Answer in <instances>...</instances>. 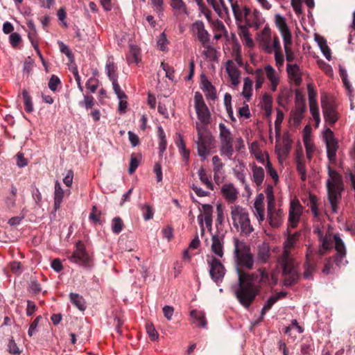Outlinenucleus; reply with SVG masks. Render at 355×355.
I'll return each mask as SVG.
<instances>
[{"instance_id": "14", "label": "nucleus", "mask_w": 355, "mask_h": 355, "mask_svg": "<svg viewBox=\"0 0 355 355\" xmlns=\"http://www.w3.org/2000/svg\"><path fill=\"white\" fill-rule=\"evenodd\" d=\"M275 24L281 33L284 43H286L292 40L291 31L284 17L279 14L275 15Z\"/></svg>"}, {"instance_id": "52", "label": "nucleus", "mask_w": 355, "mask_h": 355, "mask_svg": "<svg viewBox=\"0 0 355 355\" xmlns=\"http://www.w3.org/2000/svg\"><path fill=\"white\" fill-rule=\"evenodd\" d=\"M158 132L159 137V149L160 153H163L165 151L167 146L166 136L164 130L162 129V127L159 128Z\"/></svg>"}, {"instance_id": "9", "label": "nucleus", "mask_w": 355, "mask_h": 355, "mask_svg": "<svg viewBox=\"0 0 355 355\" xmlns=\"http://www.w3.org/2000/svg\"><path fill=\"white\" fill-rule=\"evenodd\" d=\"M327 198L331 205L332 212L336 213L338 211V204L341 199V193L343 188L335 187L333 185L328 184L327 187Z\"/></svg>"}, {"instance_id": "48", "label": "nucleus", "mask_w": 355, "mask_h": 355, "mask_svg": "<svg viewBox=\"0 0 355 355\" xmlns=\"http://www.w3.org/2000/svg\"><path fill=\"white\" fill-rule=\"evenodd\" d=\"M140 155L136 154H132L130 162L129 164L128 171L130 174H132L137 169L140 162Z\"/></svg>"}, {"instance_id": "55", "label": "nucleus", "mask_w": 355, "mask_h": 355, "mask_svg": "<svg viewBox=\"0 0 355 355\" xmlns=\"http://www.w3.org/2000/svg\"><path fill=\"white\" fill-rule=\"evenodd\" d=\"M113 89L114 91V93L116 94L118 98H127L126 94L124 93L123 91L121 90V87L119 84L118 83V80H112Z\"/></svg>"}, {"instance_id": "3", "label": "nucleus", "mask_w": 355, "mask_h": 355, "mask_svg": "<svg viewBox=\"0 0 355 355\" xmlns=\"http://www.w3.org/2000/svg\"><path fill=\"white\" fill-rule=\"evenodd\" d=\"M197 140L196 141L198 149V154L204 159L215 147V139L208 128L205 127H196Z\"/></svg>"}, {"instance_id": "59", "label": "nucleus", "mask_w": 355, "mask_h": 355, "mask_svg": "<svg viewBox=\"0 0 355 355\" xmlns=\"http://www.w3.org/2000/svg\"><path fill=\"white\" fill-rule=\"evenodd\" d=\"M154 10L159 15L164 11V0H150Z\"/></svg>"}, {"instance_id": "20", "label": "nucleus", "mask_w": 355, "mask_h": 355, "mask_svg": "<svg viewBox=\"0 0 355 355\" xmlns=\"http://www.w3.org/2000/svg\"><path fill=\"white\" fill-rule=\"evenodd\" d=\"M170 6L174 11V15H189V12L187 6L183 0H170Z\"/></svg>"}, {"instance_id": "45", "label": "nucleus", "mask_w": 355, "mask_h": 355, "mask_svg": "<svg viewBox=\"0 0 355 355\" xmlns=\"http://www.w3.org/2000/svg\"><path fill=\"white\" fill-rule=\"evenodd\" d=\"M106 71L107 74L110 78V80H114L117 79V74L116 73V67L115 66L114 63L112 62H107L106 63Z\"/></svg>"}, {"instance_id": "29", "label": "nucleus", "mask_w": 355, "mask_h": 355, "mask_svg": "<svg viewBox=\"0 0 355 355\" xmlns=\"http://www.w3.org/2000/svg\"><path fill=\"white\" fill-rule=\"evenodd\" d=\"M327 154L329 162L336 164V152L338 149V144L337 140L326 143Z\"/></svg>"}, {"instance_id": "28", "label": "nucleus", "mask_w": 355, "mask_h": 355, "mask_svg": "<svg viewBox=\"0 0 355 355\" xmlns=\"http://www.w3.org/2000/svg\"><path fill=\"white\" fill-rule=\"evenodd\" d=\"M316 268V265L314 261H311L309 255H306V260L304 263V273L303 277L306 279H313V274Z\"/></svg>"}, {"instance_id": "43", "label": "nucleus", "mask_w": 355, "mask_h": 355, "mask_svg": "<svg viewBox=\"0 0 355 355\" xmlns=\"http://www.w3.org/2000/svg\"><path fill=\"white\" fill-rule=\"evenodd\" d=\"M254 75L256 80L255 89L259 90L265 81V72L262 69H258L255 71Z\"/></svg>"}, {"instance_id": "11", "label": "nucleus", "mask_w": 355, "mask_h": 355, "mask_svg": "<svg viewBox=\"0 0 355 355\" xmlns=\"http://www.w3.org/2000/svg\"><path fill=\"white\" fill-rule=\"evenodd\" d=\"M322 109L325 121L330 125H334L338 121L337 112L334 105L326 101H321Z\"/></svg>"}, {"instance_id": "44", "label": "nucleus", "mask_w": 355, "mask_h": 355, "mask_svg": "<svg viewBox=\"0 0 355 355\" xmlns=\"http://www.w3.org/2000/svg\"><path fill=\"white\" fill-rule=\"evenodd\" d=\"M123 226H124L123 222L120 217H114L112 219V230L114 234H119L122 231Z\"/></svg>"}, {"instance_id": "6", "label": "nucleus", "mask_w": 355, "mask_h": 355, "mask_svg": "<svg viewBox=\"0 0 355 355\" xmlns=\"http://www.w3.org/2000/svg\"><path fill=\"white\" fill-rule=\"evenodd\" d=\"M210 266L209 274L214 282H221L225 274V268L220 260L215 257H211V261H208Z\"/></svg>"}, {"instance_id": "58", "label": "nucleus", "mask_w": 355, "mask_h": 355, "mask_svg": "<svg viewBox=\"0 0 355 355\" xmlns=\"http://www.w3.org/2000/svg\"><path fill=\"white\" fill-rule=\"evenodd\" d=\"M340 76L341 77V79L343 80V83L345 87V88L347 89L349 92H351L352 90V85L349 83V80L347 79V71L344 69H340Z\"/></svg>"}, {"instance_id": "57", "label": "nucleus", "mask_w": 355, "mask_h": 355, "mask_svg": "<svg viewBox=\"0 0 355 355\" xmlns=\"http://www.w3.org/2000/svg\"><path fill=\"white\" fill-rule=\"evenodd\" d=\"M266 194L267 200H268L267 206L275 205V197L273 195V187L272 185L268 184L267 186L266 189Z\"/></svg>"}, {"instance_id": "12", "label": "nucleus", "mask_w": 355, "mask_h": 355, "mask_svg": "<svg viewBox=\"0 0 355 355\" xmlns=\"http://www.w3.org/2000/svg\"><path fill=\"white\" fill-rule=\"evenodd\" d=\"M302 212V207L300 205L298 201H297L296 202H292L291 203L288 216V223L289 225L292 228L297 227L300 222Z\"/></svg>"}, {"instance_id": "21", "label": "nucleus", "mask_w": 355, "mask_h": 355, "mask_svg": "<svg viewBox=\"0 0 355 355\" xmlns=\"http://www.w3.org/2000/svg\"><path fill=\"white\" fill-rule=\"evenodd\" d=\"M55 191H54V211H56L58 210L60 207L61 204L62 202V200L64 195V191L63 189L61 187L60 183L56 180L55 182V187H54Z\"/></svg>"}, {"instance_id": "60", "label": "nucleus", "mask_w": 355, "mask_h": 355, "mask_svg": "<svg viewBox=\"0 0 355 355\" xmlns=\"http://www.w3.org/2000/svg\"><path fill=\"white\" fill-rule=\"evenodd\" d=\"M310 107V112L312 114V116L315 121L316 127L319 125V123L320 122V113H319V108L318 105H311Z\"/></svg>"}, {"instance_id": "17", "label": "nucleus", "mask_w": 355, "mask_h": 355, "mask_svg": "<svg viewBox=\"0 0 355 355\" xmlns=\"http://www.w3.org/2000/svg\"><path fill=\"white\" fill-rule=\"evenodd\" d=\"M231 7L237 24H245L248 15V8L246 6L243 8H241L237 1L232 3Z\"/></svg>"}, {"instance_id": "46", "label": "nucleus", "mask_w": 355, "mask_h": 355, "mask_svg": "<svg viewBox=\"0 0 355 355\" xmlns=\"http://www.w3.org/2000/svg\"><path fill=\"white\" fill-rule=\"evenodd\" d=\"M292 44H293L292 40H289L286 43H284V51H285V53H286V59L288 62H292L295 58V53H293V51H292V49L291 48Z\"/></svg>"}, {"instance_id": "51", "label": "nucleus", "mask_w": 355, "mask_h": 355, "mask_svg": "<svg viewBox=\"0 0 355 355\" xmlns=\"http://www.w3.org/2000/svg\"><path fill=\"white\" fill-rule=\"evenodd\" d=\"M95 103V99L92 96L85 95L84 100L79 102V105L85 107L87 110L92 109Z\"/></svg>"}, {"instance_id": "38", "label": "nucleus", "mask_w": 355, "mask_h": 355, "mask_svg": "<svg viewBox=\"0 0 355 355\" xmlns=\"http://www.w3.org/2000/svg\"><path fill=\"white\" fill-rule=\"evenodd\" d=\"M226 71L230 79L239 78L240 76V71L236 67L232 60L227 62Z\"/></svg>"}, {"instance_id": "56", "label": "nucleus", "mask_w": 355, "mask_h": 355, "mask_svg": "<svg viewBox=\"0 0 355 355\" xmlns=\"http://www.w3.org/2000/svg\"><path fill=\"white\" fill-rule=\"evenodd\" d=\"M264 72L270 82L279 80L276 76V71L272 66L269 64L266 66Z\"/></svg>"}, {"instance_id": "13", "label": "nucleus", "mask_w": 355, "mask_h": 355, "mask_svg": "<svg viewBox=\"0 0 355 355\" xmlns=\"http://www.w3.org/2000/svg\"><path fill=\"white\" fill-rule=\"evenodd\" d=\"M192 29L196 33L202 46L206 47L209 41V34L205 30L204 23L202 21H196L192 24Z\"/></svg>"}, {"instance_id": "36", "label": "nucleus", "mask_w": 355, "mask_h": 355, "mask_svg": "<svg viewBox=\"0 0 355 355\" xmlns=\"http://www.w3.org/2000/svg\"><path fill=\"white\" fill-rule=\"evenodd\" d=\"M140 60V49L136 45H130V58H128V62L130 63L138 64Z\"/></svg>"}, {"instance_id": "41", "label": "nucleus", "mask_w": 355, "mask_h": 355, "mask_svg": "<svg viewBox=\"0 0 355 355\" xmlns=\"http://www.w3.org/2000/svg\"><path fill=\"white\" fill-rule=\"evenodd\" d=\"M22 96L24 99V105L26 112L28 113L32 112L33 111L32 98L26 89H24L22 91Z\"/></svg>"}, {"instance_id": "34", "label": "nucleus", "mask_w": 355, "mask_h": 355, "mask_svg": "<svg viewBox=\"0 0 355 355\" xmlns=\"http://www.w3.org/2000/svg\"><path fill=\"white\" fill-rule=\"evenodd\" d=\"M315 40L317 41L318 46H320L323 55L328 60H331V49L327 44V41L322 37H316Z\"/></svg>"}, {"instance_id": "61", "label": "nucleus", "mask_w": 355, "mask_h": 355, "mask_svg": "<svg viewBox=\"0 0 355 355\" xmlns=\"http://www.w3.org/2000/svg\"><path fill=\"white\" fill-rule=\"evenodd\" d=\"M60 84V78L55 75H52L49 81L48 86H49V88L52 92H55L57 90L58 86Z\"/></svg>"}, {"instance_id": "42", "label": "nucleus", "mask_w": 355, "mask_h": 355, "mask_svg": "<svg viewBox=\"0 0 355 355\" xmlns=\"http://www.w3.org/2000/svg\"><path fill=\"white\" fill-rule=\"evenodd\" d=\"M318 198L316 196L310 194L309 195V202L308 204V206H310L311 211L313 214V216L315 218H318L320 216V212L318 209Z\"/></svg>"}, {"instance_id": "54", "label": "nucleus", "mask_w": 355, "mask_h": 355, "mask_svg": "<svg viewBox=\"0 0 355 355\" xmlns=\"http://www.w3.org/2000/svg\"><path fill=\"white\" fill-rule=\"evenodd\" d=\"M308 89V95H309V106L311 105H318L316 101L317 94L313 89V86L311 84H309L307 86Z\"/></svg>"}, {"instance_id": "35", "label": "nucleus", "mask_w": 355, "mask_h": 355, "mask_svg": "<svg viewBox=\"0 0 355 355\" xmlns=\"http://www.w3.org/2000/svg\"><path fill=\"white\" fill-rule=\"evenodd\" d=\"M202 89L205 90L207 94V97L209 98L211 100H214L216 98V92L215 87L211 85V83L207 79L202 80Z\"/></svg>"}, {"instance_id": "7", "label": "nucleus", "mask_w": 355, "mask_h": 355, "mask_svg": "<svg viewBox=\"0 0 355 355\" xmlns=\"http://www.w3.org/2000/svg\"><path fill=\"white\" fill-rule=\"evenodd\" d=\"M268 220L272 228H278L284 222V211L282 209H277L275 205L267 206Z\"/></svg>"}, {"instance_id": "53", "label": "nucleus", "mask_w": 355, "mask_h": 355, "mask_svg": "<svg viewBox=\"0 0 355 355\" xmlns=\"http://www.w3.org/2000/svg\"><path fill=\"white\" fill-rule=\"evenodd\" d=\"M266 168L268 173L271 176V178L274 180L275 182L276 183L278 181L279 177L276 170L272 167V165L270 162L268 157H267Z\"/></svg>"}, {"instance_id": "8", "label": "nucleus", "mask_w": 355, "mask_h": 355, "mask_svg": "<svg viewBox=\"0 0 355 355\" xmlns=\"http://www.w3.org/2000/svg\"><path fill=\"white\" fill-rule=\"evenodd\" d=\"M76 250L69 257V260L79 265L87 266L89 263V258L84 244L79 241L76 243Z\"/></svg>"}, {"instance_id": "16", "label": "nucleus", "mask_w": 355, "mask_h": 355, "mask_svg": "<svg viewBox=\"0 0 355 355\" xmlns=\"http://www.w3.org/2000/svg\"><path fill=\"white\" fill-rule=\"evenodd\" d=\"M315 232H318L319 239L321 242V245L318 251V254L320 257H322L324 256L329 250L332 249L333 239L330 234H326L324 236L322 232L319 229L315 230Z\"/></svg>"}, {"instance_id": "23", "label": "nucleus", "mask_w": 355, "mask_h": 355, "mask_svg": "<svg viewBox=\"0 0 355 355\" xmlns=\"http://www.w3.org/2000/svg\"><path fill=\"white\" fill-rule=\"evenodd\" d=\"M287 295L286 292H279L277 294L271 296L266 302L264 304L262 310H261V319L262 320L266 314V313L269 311L273 304L276 303L281 298H283L286 297Z\"/></svg>"}, {"instance_id": "32", "label": "nucleus", "mask_w": 355, "mask_h": 355, "mask_svg": "<svg viewBox=\"0 0 355 355\" xmlns=\"http://www.w3.org/2000/svg\"><path fill=\"white\" fill-rule=\"evenodd\" d=\"M260 14L259 12L257 10H254L253 12L251 13L250 9L248 8V15L246 18L245 24L248 26H258L260 23Z\"/></svg>"}, {"instance_id": "62", "label": "nucleus", "mask_w": 355, "mask_h": 355, "mask_svg": "<svg viewBox=\"0 0 355 355\" xmlns=\"http://www.w3.org/2000/svg\"><path fill=\"white\" fill-rule=\"evenodd\" d=\"M304 146H305V148H306V153L307 159L311 160L312 158L313 153L314 152V150H315L314 145L312 143H311L307 139V138H304Z\"/></svg>"}, {"instance_id": "25", "label": "nucleus", "mask_w": 355, "mask_h": 355, "mask_svg": "<svg viewBox=\"0 0 355 355\" xmlns=\"http://www.w3.org/2000/svg\"><path fill=\"white\" fill-rule=\"evenodd\" d=\"M252 172L253 182L255 183L257 187H261L265 178L263 168L261 166H257L256 164H253L252 166Z\"/></svg>"}, {"instance_id": "50", "label": "nucleus", "mask_w": 355, "mask_h": 355, "mask_svg": "<svg viewBox=\"0 0 355 355\" xmlns=\"http://www.w3.org/2000/svg\"><path fill=\"white\" fill-rule=\"evenodd\" d=\"M146 329L151 340L155 341L158 340L159 334L151 322L146 324Z\"/></svg>"}, {"instance_id": "4", "label": "nucleus", "mask_w": 355, "mask_h": 355, "mask_svg": "<svg viewBox=\"0 0 355 355\" xmlns=\"http://www.w3.org/2000/svg\"><path fill=\"white\" fill-rule=\"evenodd\" d=\"M231 216L234 226L238 229L240 226L241 232L248 236L254 231L250 223L248 211L241 206L235 205L231 207Z\"/></svg>"}, {"instance_id": "27", "label": "nucleus", "mask_w": 355, "mask_h": 355, "mask_svg": "<svg viewBox=\"0 0 355 355\" xmlns=\"http://www.w3.org/2000/svg\"><path fill=\"white\" fill-rule=\"evenodd\" d=\"M69 300L72 304L80 311H83L86 309V302L83 297L78 293H70Z\"/></svg>"}, {"instance_id": "31", "label": "nucleus", "mask_w": 355, "mask_h": 355, "mask_svg": "<svg viewBox=\"0 0 355 355\" xmlns=\"http://www.w3.org/2000/svg\"><path fill=\"white\" fill-rule=\"evenodd\" d=\"M190 315L193 319V322H198L199 327H206L207 320L205 319V313L202 311L192 310L190 312Z\"/></svg>"}, {"instance_id": "47", "label": "nucleus", "mask_w": 355, "mask_h": 355, "mask_svg": "<svg viewBox=\"0 0 355 355\" xmlns=\"http://www.w3.org/2000/svg\"><path fill=\"white\" fill-rule=\"evenodd\" d=\"M296 169L298 173L306 171L305 166V160L303 159L302 152H298L295 157Z\"/></svg>"}, {"instance_id": "10", "label": "nucleus", "mask_w": 355, "mask_h": 355, "mask_svg": "<svg viewBox=\"0 0 355 355\" xmlns=\"http://www.w3.org/2000/svg\"><path fill=\"white\" fill-rule=\"evenodd\" d=\"M334 241V248L336 254L334 257V261L338 266L343 264V260L346 257V248L345 243L338 234H336L333 236Z\"/></svg>"}, {"instance_id": "30", "label": "nucleus", "mask_w": 355, "mask_h": 355, "mask_svg": "<svg viewBox=\"0 0 355 355\" xmlns=\"http://www.w3.org/2000/svg\"><path fill=\"white\" fill-rule=\"evenodd\" d=\"M211 241L212 252L219 257H222L223 256V245L221 239L219 238L218 236L215 235L212 236Z\"/></svg>"}, {"instance_id": "18", "label": "nucleus", "mask_w": 355, "mask_h": 355, "mask_svg": "<svg viewBox=\"0 0 355 355\" xmlns=\"http://www.w3.org/2000/svg\"><path fill=\"white\" fill-rule=\"evenodd\" d=\"M197 116L200 122H196V128L205 127L208 128L207 125L210 123V112L207 105L196 108Z\"/></svg>"}, {"instance_id": "2", "label": "nucleus", "mask_w": 355, "mask_h": 355, "mask_svg": "<svg viewBox=\"0 0 355 355\" xmlns=\"http://www.w3.org/2000/svg\"><path fill=\"white\" fill-rule=\"evenodd\" d=\"M299 236L298 232L288 236L284 243V251L278 259L282 268L284 285L287 287L296 284L300 279L297 263L291 254V250L295 247Z\"/></svg>"}, {"instance_id": "33", "label": "nucleus", "mask_w": 355, "mask_h": 355, "mask_svg": "<svg viewBox=\"0 0 355 355\" xmlns=\"http://www.w3.org/2000/svg\"><path fill=\"white\" fill-rule=\"evenodd\" d=\"M202 208L205 214V222L207 228H211L212 225V213L213 207L211 205H202Z\"/></svg>"}, {"instance_id": "19", "label": "nucleus", "mask_w": 355, "mask_h": 355, "mask_svg": "<svg viewBox=\"0 0 355 355\" xmlns=\"http://www.w3.org/2000/svg\"><path fill=\"white\" fill-rule=\"evenodd\" d=\"M328 175L329 178L327 180V187H328V184L330 183V185H333L335 187L343 188V182L341 175L336 171L332 169L329 166H328Z\"/></svg>"}, {"instance_id": "24", "label": "nucleus", "mask_w": 355, "mask_h": 355, "mask_svg": "<svg viewBox=\"0 0 355 355\" xmlns=\"http://www.w3.org/2000/svg\"><path fill=\"white\" fill-rule=\"evenodd\" d=\"M257 261L261 263H266L270 257V247L267 243H262L258 246Z\"/></svg>"}, {"instance_id": "15", "label": "nucleus", "mask_w": 355, "mask_h": 355, "mask_svg": "<svg viewBox=\"0 0 355 355\" xmlns=\"http://www.w3.org/2000/svg\"><path fill=\"white\" fill-rule=\"evenodd\" d=\"M306 109V105L304 100L300 99V93H296V105L295 109L291 112V118L294 123L299 125L304 117V112Z\"/></svg>"}, {"instance_id": "64", "label": "nucleus", "mask_w": 355, "mask_h": 355, "mask_svg": "<svg viewBox=\"0 0 355 355\" xmlns=\"http://www.w3.org/2000/svg\"><path fill=\"white\" fill-rule=\"evenodd\" d=\"M287 72L288 73L293 76V77H297L300 74V67L296 64H287Z\"/></svg>"}, {"instance_id": "63", "label": "nucleus", "mask_w": 355, "mask_h": 355, "mask_svg": "<svg viewBox=\"0 0 355 355\" xmlns=\"http://www.w3.org/2000/svg\"><path fill=\"white\" fill-rule=\"evenodd\" d=\"M161 67H162L163 70L166 72V76L173 80L174 78V69L173 67H171L168 64L162 62L161 63Z\"/></svg>"}, {"instance_id": "26", "label": "nucleus", "mask_w": 355, "mask_h": 355, "mask_svg": "<svg viewBox=\"0 0 355 355\" xmlns=\"http://www.w3.org/2000/svg\"><path fill=\"white\" fill-rule=\"evenodd\" d=\"M263 195L259 194L254 202V207L255 209V215L257 216L259 223L265 219L264 208H263Z\"/></svg>"}, {"instance_id": "49", "label": "nucleus", "mask_w": 355, "mask_h": 355, "mask_svg": "<svg viewBox=\"0 0 355 355\" xmlns=\"http://www.w3.org/2000/svg\"><path fill=\"white\" fill-rule=\"evenodd\" d=\"M141 210L145 220H149L153 218L154 211L149 205L145 204L141 205Z\"/></svg>"}, {"instance_id": "37", "label": "nucleus", "mask_w": 355, "mask_h": 355, "mask_svg": "<svg viewBox=\"0 0 355 355\" xmlns=\"http://www.w3.org/2000/svg\"><path fill=\"white\" fill-rule=\"evenodd\" d=\"M252 84H253V82L249 77H246L244 78V84H243L242 95L248 101H249L250 98L252 96Z\"/></svg>"}, {"instance_id": "40", "label": "nucleus", "mask_w": 355, "mask_h": 355, "mask_svg": "<svg viewBox=\"0 0 355 355\" xmlns=\"http://www.w3.org/2000/svg\"><path fill=\"white\" fill-rule=\"evenodd\" d=\"M176 146L180 150V152L184 159H188L189 157L190 152L186 148L185 143L180 135H178V138L175 141Z\"/></svg>"}, {"instance_id": "39", "label": "nucleus", "mask_w": 355, "mask_h": 355, "mask_svg": "<svg viewBox=\"0 0 355 355\" xmlns=\"http://www.w3.org/2000/svg\"><path fill=\"white\" fill-rule=\"evenodd\" d=\"M198 174V176H199V178H200L201 182L203 184H205L207 189H209L210 190H214V184H212V182H211V180L208 178V176L207 175L206 171L202 167H201L199 169Z\"/></svg>"}, {"instance_id": "22", "label": "nucleus", "mask_w": 355, "mask_h": 355, "mask_svg": "<svg viewBox=\"0 0 355 355\" xmlns=\"http://www.w3.org/2000/svg\"><path fill=\"white\" fill-rule=\"evenodd\" d=\"M221 192L230 202H234L237 198L238 192L232 184H224L221 188Z\"/></svg>"}, {"instance_id": "5", "label": "nucleus", "mask_w": 355, "mask_h": 355, "mask_svg": "<svg viewBox=\"0 0 355 355\" xmlns=\"http://www.w3.org/2000/svg\"><path fill=\"white\" fill-rule=\"evenodd\" d=\"M220 130V153L221 155L226 156L228 159H231L234 154L233 137L230 130L224 123L219 124Z\"/></svg>"}, {"instance_id": "1", "label": "nucleus", "mask_w": 355, "mask_h": 355, "mask_svg": "<svg viewBox=\"0 0 355 355\" xmlns=\"http://www.w3.org/2000/svg\"><path fill=\"white\" fill-rule=\"evenodd\" d=\"M234 259L238 275V284L234 287V295L239 303L248 309L259 294L261 284H267L270 277L265 268L248 273L245 270H252L254 259L250 247L245 241L234 237Z\"/></svg>"}]
</instances>
